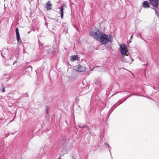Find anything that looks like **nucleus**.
<instances>
[{"label": "nucleus", "mask_w": 159, "mask_h": 159, "mask_svg": "<svg viewBox=\"0 0 159 159\" xmlns=\"http://www.w3.org/2000/svg\"><path fill=\"white\" fill-rule=\"evenodd\" d=\"M90 35L103 44L112 42L113 37L109 34H104L98 29L89 32Z\"/></svg>", "instance_id": "f257e3e1"}, {"label": "nucleus", "mask_w": 159, "mask_h": 159, "mask_svg": "<svg viewBox=\"0 0 159 159\" xmlns=\"http://www.w3.org/2000/svg\"><path fill=\"white\" fill-rule=\"evenodd\" d=\"M120 51V53L123 56H128V50L125 43H122L119 46Z\"/></svg>", "instance_id": "f03ea898"}, {"label": "nucleus", "mask_w": 159, "mask_h": 159, "mask_svg": "<svg viewBox=\"0 0 159 159\" xmlns=\"http://www.w3.org/2000/svg\"><path fill=\"white\" fill-rule=\"evenodd\" d=\"M73 69L76 71L83 72L85 71L86 67L83 65H78L74 66Z\"/></svg>", "instance_id": "7ed1b4c3"}, {"label": "nucleus", "mask_w": 159, "mask_h": 159, "mask_svg": "<svg viewBox=\"0 0 159 159\" xmlns=\"http://www.w3.org/2000/svg\"><path fill=\"white\" fill-rule=\"evenodd\" d=\"M151 4L155 7L157 8L158 5V0H149Z\"/></svg>", "instance_id": "20e7f679"}, {"label": "nucleus", "mask_w": 159, "mask_h": 159, "mask_svg": "<svg viewBox=\"0 0 159 159\" xmlns=\"http://www.w3.org/2000/svg\"><path fill=\"white\" fill-rule=\"evenodd\" d=\"M143 7L144 8H148L150 7V5L148 1H144L143 3Z\"/></svg>", "instance_id": "39448f33"}, {"label": "nucleus", "mask_w": 159, "mask_h": 159, "mask_svg": "<svg viewBox=\"0 0 159 159\" xmlns=\"http://www.w3.org/2000/svg\"><path fill=\"white\" fill-rule=\"evenodd\" d=\"M16 36L17 41L18 43H19L20 40V36L19 33V32L18 30V28H16Z\"/></svg>", "instance_id": "423d86ee"}, {"label": "nucleus", "mask_w": 159, "mask_h": 159, "mask_svg": "<svg viewBox=\"0 0 159 159\" xmlns=\"http://www.w3.org/2000/svg\"><path fill=\"white\" fill-rule=\"evenodd\" d=\"M78 59V56L77 55H74L70 57V60L72 61H74Z\"/></svg>", "instance_id": "0eeeda50"}, {"label": "nucleus", "mask_w": 159, "mask_h": 159, "mask_svg": "<svg viewBox=\"0 0 159 159\" xmlns=\"http://www.w3.org/2000/svg\"><path fill=\"white\" fill-rule=\"evenodd\" d=\"M60 9V10L59 11V13L61 14V19L63 18V7L62 6H61L59 8Z\"/></svg>", "instance_id": "6e6552de"}, {"label": "nucleus", "mask_w": 159, "mask_h": 159, "mask_svg": "<svg viewBox=\"0 0 159 159\" xmlns=\"http://www.w3.org/2000/svg\"><path fill=\"white\" fill-rule=\"evenodd\" d=\"M128 59L129 60L128 61H126L127 63L131 64L132 63V62L133 61V60H132L130 57H128Z\"/></svg>", "instance_id": "1a4fd4ad"}, {"label": "nucleus", "mask_w": 159, "mask_h": 159, "mask_svg": "<svg viewBox=\"0 0 159 159\" xmlns=\"http://www.w3.org/2000/svg\"><path fill=\"white\" fill-rule=\"evenodd\" d=\"M48 110H49V107L48 106H46L45 107V111L46 113L47 114L48 113Z\"/></svg>", "instance_id": "9d476101"}, {"label": "nucleus", "mask_w": 159, "mask_h": 159, "mask_svg": "<svg viewBox=\"0 0 159 159\" xmlns=\"http://www.w3.org/2000/svg\"><path fill=\"white\" fill-rule=\"evenodd\" d=\"M154 11H155V15H156L157 16L159 17V15L158 13L157 12L156 9H154Z\"/></svg>", "instance_id": "9b49d317"}, {"label": "nucleus", "mask_w": 159, "mask_h": 159, "mask_svg": "<svg viewBox=\"0 0 159 159\" xmlns=\"http://www.w3.org/2000/svg\"><path fill=\"white\" fill-rule=\"evenodd\" d=\"M46 5L47 6H51L52 5V4H51L50 2H48L46 4Z\"/></svg>", "instance_id": "f8f14e48"}, {"label": "nucleus", "mask_w": 159, "mask_h": 159, "mask_svg": "<svg viewBox=\"0 0 159 159\" xmlns=\"http://www.w3.org/2000/svg\"><path fill=\"white\" fill-rule=\"evenodd\" d=\"M47 9L48 10H50L51 9V8L50 7V6H47Z\"/></svg>", "instance_id": "ddd939ff"}, {"label": "nucleus", "mask_w": 159, "mask_h": 159, "mask_svg": "<svg viewBox=\"0 0 159 159\" xmlns=\"http://www.w3.org/2000/svg\"><path fill=\"white\" fill-rule=\"evenodd\" d=\"M2 92H5V89H2Z\"/></svg>", "instance_id": "4468645a"}, {"label": "nucleus", "mask_w": 159, "mask_h": 159, "mask_svg": "<svg viewBox=\"0 0 159 159\" xmlns=\"http://www.w3.org/2000/svg\"><path fill=\"white\" fill-rule=\"evenodd\" d=\"M79 127L80 128H83V126H79Z\"/></svg>", "instance_id": "2eb2a0df"}, {"label": "nucleus", "mask_w": 159, "mask_h": 159, "mask_svg": "<svg viewBox=\"0 0 159 159\" xmlns=\"http://www.w3.org/2000/svg\"><path fill=\"white\" fill-rule=\"evenodd\" d=\"M151 8L152 9H154H154H155V8Z\"/></svg>", "instance_id": "dca6fc26"}]
</instances>
